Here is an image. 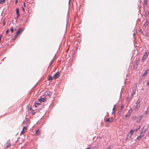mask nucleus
<instances>
[{"instance_id":"38","label":"nucleus","mask_w":149,"mask_h":149,"mask_svg":"<svg viewBox=\"0 0 149 149\" xmlns=\"http://www.w3.org/2000/svg\"><path fill=\"white\" fill-rule=\"evenodd\" d=\"M90 148H91L90 147H89L87 148L86 149H90Z\"/></svg>"},{"instance_id":"35","label":"nucleus","mask_w":149,"mask_h":149,"mask_svg":"<svg viewBox=\"0 0 149 149\" xmlns=\"http://www.w3.org/2000/svg\"><path fill=\"white\" fill-rule=\"evenodd\" d=\"M53 62V61H52L51 62V63H50V65H51L52 64V63Z\"/></svg>"},{"instance_id":"15","label":"nucleus","mask_w":149,"mask_h":149,"mask_svg":"<svg viewBox=\"0 0 149 149\" xmlns=\"http://www.w3.org/2000/svg\"><path fill=\"white\" fill-rule=\"evenodd\" d=\"M23 30V29L22 28H20L19 29L17 32V33H18L19 34L20 33L22 32Z\"/></svg>"},{"instance_id":"14","label":"nucleus","mask_w":149,"mask_h":149,"mask_svg":"<svg viewBox=\"0 0 149 149\" xmlns=\"http://www.w3.org/2000/svg\"><path fill=\"white\" fill-rule=\"evenodd\" d=\"M16 12L17 15V17L18 18L20 15L19 13V10L18 9H16Z\"/></svg>"},{"instance_id":"28","label":"nucleus","mask_w":149,"mask_h":149,"mask_svg":"<svg viewBox=\"0 0 149 149\" xmlns=\"http://www.w3.org/2000/svg\"><path fill=\"white\" fill-rule=\"evenodd\" d=\"M140 126L138 129H135V131L136 132H137L140 129Z\"/></svg>"},{"instance_id":"22","label":"nucleus","mask_w":149,"mask_h":149,"mask_svg":"<svg viewBox=\"0 0 149 149\" xmlns=\"http://www.w3.org/2000/svg\"><path fill=\"white\" fill-rule=\"evenodd\" d=\"M41 105V104L39 103H35V106L36 107H38L39 106Z\"/></svg>"},{"instance_id":"10","label":"nucleus","mask_w":149,"mask_h":149,"mask_svg":"<svg viewBox=\"0 0 149 149\" xmlns=\"http://www.w3.org/2000/svg\"><path fill=\"white\" fill-rule=\"evenodd\" d=\"M59 75V73L58 72H57L54 75V78L55 79H56L58 78V76Z\"/></svg>"},{"instance_id":"1","label":"nucleus","mask_w":149,"mask_h":149,"mask_svg":"<svg viewBox=\"0 0 149 149\" xmlns=\"http://www.w3.org/2000/svg\"><path fill=\"white\" fill-rule=\"evenodd\" d=\"M147 130L146 127L144 126L142 130V131L140 133V135L137 137L136 139L139 140L142 138L144 136L145 132Z\"/></svg>"},{"instance_id":"6","label":"nucleus","mask_w":149,"mask_h":149,"mask_svg":"<svg viewBox=\"0 0 149 149\" xmlns=\"http://www.w3.org/2000/svg\"><path fill=\"white\" fill-rule=\"evenodd\" d=\"M26 131V127H23L22 130L21 131L20 134H23L24 132H25Z\"/></svg>"},{"instance_id":"4","label":"nucleus","mask_w":149,"mask_h":149,"mask_svg":"<svg viewBox=\"0 0 149 149\" xmlns=\"http://www.w3.org/2000/svg\"><path fill=\"white\" fill-rule=\"evenodd\" d=\"M141 102V100H138L137 101L136 103V105L135 109V111H137L138 109L139 108L140 106V103Z\"/></svg>"},{"instance_id":"2","label":"nucleus","mask_w":149,"mask_h":149,"mask_svg":"<svg viewBox=\"0 0 149 149\" xmlns=\"http://www.w3.org/2000/svg\"><path fill=\"white\" fill-rule=\"evenodd\" d=\"M143 117V116L142 115L139 116H135L133 117L132 120L134 121H136V122L137 123H139Z\"/></svg>"},{"instance_id":"23","label":"nucleus","mask_w":149,"mask_h":149,"mask_svg":"<svg viewBox=\"0 0 149 149\" xmlns=\"http://www.w3.org/2000/svg\"><path fill=\"white\" fill-rule=\"evenodd\" d=\"M113 146L112 145L109 146L106 149H111L113 148Z\"/></svg>"},{"instance_id":"18","label":"nucleus","mask_w":149,"mask_h":149,"mask_svg":"<svg viewBox=\"0 0 149 149\" xmlns=\"http://www.w3.org/2000/svg\"><path fill=\"white\" fill-rule=\"evenodd\" d=\"M53 79V77L51 76H49L48 77V80L49 81H51Z\"/></svg>"},{"instance_id":"16","label":"nucleus","mask_w":149,"mask_h":149,"mask_svg":"<svg viewBox=\"0 0 149 149\" xmlns=\"http://www.w3.org/2000/svg\"><path fill=\"white\" fill-rule=\"evenodd\" d=\"M40 134V131L39 130H38L37 131H36V133L35 134L36 136H37L38 135Z\"/></svg>"},{"instance_id":"27","label":"nucleus","mask_w":149,"mask_h":149,"mask_svg":"<svg viewBox=\"0 0 149 149\" xmlns=\"http://www.w3.org/2000/svg\"><path fill=\"white\" fill-rule=\"evenodd\" d=\"M115 105H114L113 106V112H112V113H114V110L115 109Z\"/></svg>"},{"instance_id":"21","label":"nucleus","mask_w":149,"mask_h":149,"mask_svg":"<svg viewBox=\"0 0 149 149\" xmlns=\"http://www.w3.org/2000/svg\"><path fill=\"white\" fill-rule=\"evenodd\" d=\"M11 146V145L9 143H6L5 144V146L7 148H8Z\"/></svg>"},{"instance_id":"41","label":"nucleus","mask_w":149,"mask_h":149,"mask_svg":"<svg viewBox=\"0 0 149 149\" xmlns=\"http://www.w3.org/2000/svg\"><path fill=\"white\" fill-rule=\"evenodd\" d=\"M3 25H5V22H4V23H3Z\"/></svg>"},{"instance_id":"34","label":"nucleus","mask_w":149,"mask_h":149,"mask_svg":"<svg viewBox=\"0 0 149 149\" xmlns=\"http://www.w3.org/2000/svg\"><path fill=\"white\" fill-rule=\"evenodd\" d=\"M146 13L147 14H147L148 15L149 14V12H147Z\"/></svg>"},{"instance_id":"5","label":"nucleus","mask_w":149,"mask_h":149,"mask_svg":"<svg viewBox=\"0 0 149 149\" xmlns=\"http://www.w3.org/2000/svg\"><path fill=\"white\" fill-rule=\"evenodd\" d=\"M113 121L112 118H110L107 119H106L105 120V122L106 124H107L108 123H111Z\"/></svg>"},{"instance_id":"17","label":"nucleus","mask_w":149,"mask_h":149,"mask_svg":"<svg viewBox=\"0 0 149 149\" xmlns=\"http://www.w3.org/2000/svg\"><path fill=\"white\" fill-rule=\"evenodd\" d=\"M6 0H0V3L3 4L5 3Z\"/></svg>"},{"instance_id":"25","label":"nucleus","mask_w":149,"mask_h":149,"mask_svg":"<svg viewBox=\"0 0 149 149\" xmlns=\"http://www.w3.org/2000/svg\"><path fill=\"white\" fill-rule=\"evenodd\" d=\"M135 90H133L132 92V96L133 95H134L135 94Z\"/></svg>"},{"instance_id":"39","label":"nucleus","mask_w":149,"mask_h":149,"mask_svg":"<svg viewBox=\"0 0 149 149\" xmlns=\"http://www.w3.org/2000/svg\"><path fill=\"white\" fill-rule=\"evenodd\" d=\"M35 113H34V112H32V114H33V115H34L35 114Z\"/></svg>"},{"instance_id":"11","label":"nucleus","mask_w":149,"mask_h":149,"mask_svg":"<svg viewBox=\"0 0 149 149\" xmlns=\"http://www.w3.org/2000/svg\"><path fill=\"white\" fill-rule=\"evenodd\" d=\"M45 94L47 95L50 96L51 95L52 93L49 91H46L45 92Z\"/></svg>"},{"instance_id":"13","label":"nucleus","mask_w":149,"mask_h":149,"mask_svg":"<svg viewBox=\"0 0 149 149\" xmlns=\"http://www.w3.org/2000/svg\"><path fill=\"white\" fill-rule=\"evenodd\" d=\"M148 20H147L146 21V23L144 24V26H145V27L146 28L148 24L149 23V20H148Z\"/></svg>"},{"instance_id":"24","label":"nucleus","mask_w":149,"mask_h":149,"mask_svg":"<svg viewBox=\"0 0 149 149\" xmlns=\"http://www.w3.org/2000/svg\"><path fill=\"white\" fill-rule=\"evenodd\" d=\"M144 4L145 5H146L147 4V0H144Z\"/></svg>"},{"instance_id":"31","label":"nucleus","mask_w":149,"mask_h":149,"mask_svg":"<svg viewBox=\"0 0 149 149\" xmlns=\"http://www.w3.org/2000/svg\"><path fill=\"white\" fill-rule=\"evenodd\" d=\"M8 29L6 31V34H7L8 33Z\"/></svg>"},{"instance_id":"33","label":"nucleus","mask_w":149,"mask_h":149,"mask_svg":"<svg viewBox=\"0 0 149 149\" xmlns=\"http://www.w3.org/2000/svg\"><path fill=\"white\" fill-rule=\"evenodd\" d=\"M17 2H18V1L17 0H16L15 3V4H16L17 3Z\"/></svg>"},{"instance_id":"30","label":"nucleus","mask_w":149,"mask_h":149,"mask_svg":"<svg viewBox=\"0 0 149 149\" xmlns=\"http://www.w3.org/2000/svg\"><path fill=\"white\" fill-rule=\"evenodd\" d=\"M13 31V29H11V31L12 33Z\"/></svg>"},{"instance_id":"20","label":"nucleus","mask_w":149,"mask_h":149,"mask_svg":"<svg viewBox=\"0 0 149 149\" xmlns=\"http://www.w3.org/2000/svg\"><path fill=\"white\" fill-rule=\"evenodd\" d=\"M149 113V107H148L147 109L146 110V112L145 114H148Z\"/></svg>"},{"instance_id":"40","label":"nucleus","mask_w":149,"mask_h":149,"mask_svg":"<svg viewBox=\"0 0 149 149\" xmlns=\"http://www.w3.org/2000/svg\"><path fill=\"white\" fill-rule=\"evenodd\" d=\"M22 9H23V10L24 11V8H22Z\"/></svg>"},{"instance_id":"3","label":"nucleus","mask_w":149,"mask_h":149,"mask_svg":"<svg viewBox=\"0 0 149 149\" xmlns=\"http://www.w3.org/2000/svg\"><path fill=\"white\" fill-rule=\"evenodd\" d=\"M149 54V52H148V51L146 52L145 53L141 61L142 62H144V61L146 59Z\"/></svg>"},{"instance_id":"19","label":"nucleus","mask_w":149,"mask_h":149,"mask_svg":"<svg viewBox=\"0 0 149 149\" xmlns=\"http://www.w3.org/2000/svg\"><path fill=\"white\" fill-rule=\"evenodd\" d=\"M18 34H19L18 33H17V32H16L15 34V37L13 39V40H15L16 39V38Z\"/></svg>"},{"instance_id":"37","label":"nucleus","mask_w":149,"mask_h":149,"mask_svg":"<svg viewBox=\"0 0 149 149\" xmlns=\"http://www.w3.org/2000/svg\"><path fill=\"white\" fill-rule=\"evenodd\" d=\"M124 107L123 106H122L121 107V109H123V108Z\"/></svg>"},{"instance_id":"8","label":"nucleus","mask_w":149,"mask_h":149,"mask_svg":"<svg viewBox=\"0 0 149 149\" xmlns=\"http://www.w3.org/2000/svg\"><path fill=\"white\" fill-rule=\"evenodd\" d=\"M46 98L45 97L42 98V97H40V98L38 100V101L40 102H44L46 101Z\"/></svg>"},{"instance_id":"29","label":"nucleus","mask_w":149,"mask_h":149,"mask_svg":"<svg viewBox=\"0 0 149 149\" xmlns=\"http://www.w3.org/2000/svg\"><path fill=\"white\" fill-rule=\"evenodd\" d=\"M147 84L148 86H149V81H147Z\"/></svg>"},{"instance_id":"32","label":"nucleus","mask_w":149,"mask_h":149,"mask_svg":"<svg viewBox=\"0 0 149 149\" xmlns=\"http://www.w3.org/2000/svg\"><path fill=\"white\" fill-rule=\"evenodd\" d=\"M134 86H135L136 87L137 86V84H134Z\"/></svg>"},{"instance_id":"9","label":"nucleus","mask_w":149,"mask_h":149,"mask_svg":"<svg viewBox=\"0 0 149 149\" xmlns=\"http://www.w3.org/2000/svg\"><path fill=\"white\" fill-rule=\"evenodd\" d=\"M134 131H135V130H134V129H132L130 131L129 133L128 134H130V138H131L132 136V134Z\"/></svg>"},{"instance_id":"7","label":"nucleus","mask_w":149,"mask_h":149,"mask_svg":"<svg viewBox=\"0 0 149 149\" xmlns=\"http://www.w3.org/2000/svg\"><path fill=\"white\" fill-rule=\"evenodd\" d=\"M132 111L131 110H129L128 112L125 116V117H129L132 113Z\"/></svg>"},{"instance_id":"36","label":"nucleus","mask_w":149,"mask_h":149,"mask_svg":"<svg viewBox=\"0 0 149 149\" xmlns=\"http://www.w3.org/2000/svg\"><path fill=\"white\" fill-rule=\"evenodd\" d=\"M24 7H26L25 3H24Z\"/></svg>"},{"instance_id":"12","label":"nucleus","mask_w":149,"mask_h":149,"mask_svg":"<svg viewBox=\"0 0 149 149\" xmlns=\"http://www.w3.org/2000/svg\"><path fill=\"white\" fill-rule=\"evenodd\" d=\"M148 70L147 69L143 73V75H142V76L143 77H144L147 74H148Z\"/></svg>"},{"instance_id":"26","label":"nucleus","mask_w":149,"mask_h":149,"mask_svg":"<svg viewBox=\"0 0 149 149\" xmlns=\"http://www.w3.org/2000/svg\"><path fill=\"white\" fill-rule=\"evenodd\" d=\"M146 36L148 37L149 36V32H147L146 34Z\"/></svg>"}]
</instances>
